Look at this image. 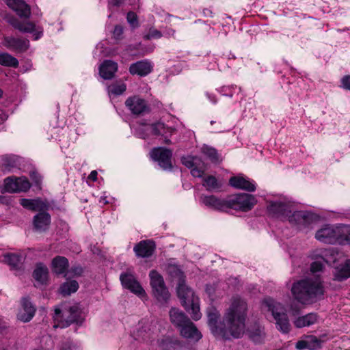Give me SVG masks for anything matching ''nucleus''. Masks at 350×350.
I'll return each instance as SVG.
<instances>
[{
	"instance_id": "52",
	"label": "nucleus",
	"mask_w": 350,
	"mask_h": 350,
	"mask_svg": "<svg viewBox=\"0 0 350 350\" xmlns=\"http://www.w3.org/2000/svg\"><path fill=\"white\" fill-rule=\"evenodd\" d=\"M350 244V228H345V232L344 234L343 241L342 245Z\"/></svg>"
},
{
	"instance_id": "25",
	"label": "nucleus",
	"mask_w": 350,
	"mask_h": 350,
	"mask_svg": "<svg viewBox=\"0 0 350 350\" xmlns=\"http://www.w3.org/2000/svg\"><path fill=\"white\" fill-rule=\"evenodd\" d=\"M51 224V215L46 211H42L33 216V225L36 230L46 231Z\"/></svg>"
},
{
	"instance_id": "58",
	"label": "nucleus",
	"mask_w": 350,
	"mask_h": 350,
	"mask_svg": "<svg viewBox=\"0 0 350 350\" xmlns=\"http://www.w3.org/2000/svg\"><path fill=\"white\" fill-rule=\"evenodd\" d=\"M3 91L0 88V98L3 97Z\"/></svg>"
},
{
	"instance_id": "19",
	"label": "nucleus",
	"mask_w": 350,
	"mask_h": 350,
	"mask_svg": "<svg viewBox=\"0 0 350 350\" xmlns=\"http://www.w3.org/2000/svg\"><path fill=\"white\" fill-rule=\"evenodd\" d=\"M5 4L13 10L20 18H29L31 16L30 6L24 0H4Z\"/></svg>"
},
{
	"instance_id": "2",
	"label": "nucleus",
	"mask_w": 350,
	"mask_h": 350,
	"mask_svg": "<svg viewBox=\"0 0 350 350\" xmlns=\"http://www.w3.org/2000/svg\"><path fill=\"white\" fill-rule=\"evenodd\" d=\"M200 201L206 206L221 212H228L230 209L248 212L257 203V200L254 196L245 193L230 195L224 199L219 198L214 195H202Z\"/></svg>"
},
{
	"instance_id": "5",
	"label": "nucleus",
	"mask_w": 350,
	"mask_h": 350,
	"mask_svg": "<svg viewBox=\"0 0 350 350\" xmlns=\"http://www.w3.org/2000/svg\"><path fill=\"white\" fill-rule=\"evenodd\" d=\"M53 319L57 323L54 327L65 328L69 327L72 324L81 325L84 318L82 316V310L78 305L70 306L62 310L59 308H55V315Z\"/></svg>"
},
{
	"instance_id": "31",
	"label": "nucleus",
	"mask_w": 350,
	"mask_h": 350,
	"mask_svg": "<svg viewBox=\"0 0 350 350\" xmlns=\"http://www.w3.org/2000/svg\"><path fill=\"white\" fill-rule=\"evenodd\" d=\"M8 22L14 29L22 33H33L36 29L33 23L29 21L22 22L15 17L10 18Z\"/></svg>"
},
{
	"instance_id": "46",
	"label": "nucleus",
	"mask_w": 350,
	"mask_h": 350,
	"mask_svg": "<svg viewBox=\"0 0 350 350\" xmlns=\"http://www.w3.org/2000/svg\"><path fill=\"white\" fill-rule=\"evenodd\" d=\"M123 32H124V28L122 25H116L114 27L113 31V38L116 40L122 39Z\"/></svg>"
},
{
	"instance_id": "29",
	"label": "nucleus",
	"mask_w": 350,
	"mask_h": 350,
	"mask_svg": "<svg viewBox=\"0 0 350 350\" xmlns=\"http://www.w3.org/2000/svg\"><path fill=\"white\" fill-rule=\"evenodd\" d=\"M150 127L152 134L155 136H165L167 134H170V136H172L176 131L174 128L170 127L161 121L150 124Z\"/></svg>"
},
{
	"instance_id": "32",
	"label": "nucleus",
	"mask_w": 350,
	"mask_h": 350,
	"mask_svg": "<svg viewBox=\"0 0 350 350\" xmlns=\"http://www.w3.org/2000/svg\"><path fill=\"white\" fill-rule=\"evenodd\" d=\"M49 270L47 267L42 262H38L33 272V278L40 284H46L48 280Z\"/></svg>"
},
{
	"instance_id": "49",
	"label": "nucleus",
	"mask_w": 350,
	"mask_h": 350,
	"mask_svg": "<svg viewBox=\"0 0 350 350\" xmlns=\"http://www.w3.org/2000/svg\"><path fill=\"white\" fill-rule=\"evenodd\" d=\"M323 265L320 261H314L311 263L310 271L312 273H317L323 270Z\"/></svg>"
},
{
	"instance_id": "3",
	"label": "nucleus",
	"mask_w": 350,
	"mask_h": 350,
	"mask_svg": "<svg viewBox=\"0 0 350 350\" xmlns=\"http://www.w3.org/2000/svg\"><path fill=\"white\" fill-rule=\"evenodd\" d=\"M293 297L301 304H312L323 298L324 287L322 283L312 278L300 280L293 284Z\"/></svg>"
},
{
	"instance_id": "20",
	"label": "nucleus",
	"mask_w": 350,
	"mask_h": 350,
	"mask_svg": "<svg viewBox=\"0 0 350 350\" xmlns=\"http://www.w3.org/2000/svg\"><path fill=\"white\" fill-rule=\"evenodd\" d=\"M176 292L181 305L187 310L191 299L194 298V293L192 289L186 285L185 280L177 284Z\"/></svg>"
},
{
	"instance_id": "10",
	"label": "nucleus",
	"mask_w": 350,
	"mask_h": 350,
	"mask_svg": "<svg viewBox=\"0 0 350 350\" xmlns=\"http://www.w3.org/2000/svg\"><path fill=\"white\" fill-rule=\"evenodd\" d=\"M181 162L183 165L191 170V174L193 177L201 178L205 172L206 165L198 157H182Z\"/></svg>"
},
{
	"instance_id": "12",
	"label": "nucleus",
	"mask_w": 350,
	"mask_h": 350,
	"mask_svg": "<svg viewBox=\"0 0 350 350\" xmlns=\"http://www.w3.org/2000/svg\"><path fill=\"white\" fill-rule=\"evenodd\" d=\"M156 243L152 239L142 240L133 247V252L137 258H149L155 252Z\"/></svg>"
},
{
	"instance_id": "23",
	"label": "nucleus",
	"mask_w": 350,
	"mask_h": 350,
	"mask_svg": "<svg viewBox=\"0 0 350 350\" xmlns=\"http://www.w3.org/2000/svg\"><path fill=\"white\" fill-rule=\"evenodd\" d=\"M229 185L235 189L245 190L248 192H254L256 189L254 182L239 176L230 177Z\"/></svg>"
},
{
	"instance_id": "56",
	"label": "nucleus",
	"mask_w": 350,
	"mask_h": 350,
	"mask_svg": "<svg viewBox=\"0 0 350 350\" xmlns=\"http://www.w3.org/2000/svg\"><path fill=\"white\" fill-rule=\"evenodd\" d=\"M33 33L34 40H36L40 38L41 36H42V31H38L36 32H35V31H34Z\"/></svg>"
},
{
	"instance_id": "51",
	"label": "nucleus",
	"mask_w": 350,
	"mask_h": 350,
	"mask_svg": "<svg viewBox=\"0 0 350 350\" xmlns=\"http://www.w3.org/2000/svg\"><path fill=\"white\" fill-rule=\"evenodd\" d=\"M30 178L36 185H40L42 183V176L36 171L30 172Z\"/></svg>"
},
{
	"instance_id": "39",
	"label": "nucleus",
	"mask_w": 350,
	"mask_h": 350,
	"mask_svg": "<svg viewBox=\"0 0 350 350\" xmlns=\"http://www.w3.org/2000/svg\"><path fill=\"white\" fill-rule=\"evenodd\" d=\"M0 65L7 67L18 68V59L8 53H0Z\"/></svg>"
},
{
	"instance_id": "4",
	"label": "nucleus",
	"mask_w": 350,
	"mask_h": 350,
	"mask_svg": "<svg viewBox=\"0 0 350 350\" xmlns=\"http://www.w3.org/2000/svg\"><path fill=\"white\" fill-rule=\"evenodd\" d=\"M262 308L264 310L271 313L279 331L284 334L290 332L291 325L288 317L282 304L271 297H266L262 301Z\"/></svg>"
},
{
	"instance_id": "55",
	"label": "nucleus",
	"mask_w": 350,
	"mask_h": 350,
	"mask_svg": "<svg viewBox=\"0 0 350 350\" xmlns=\"http://www.w3.org/2000/svg\"><path fill=\"white\" fill-rule=\"evenodd\" d=\"M203 14L204 16H212L213 12L212 11L208 8H204L203 10Z\"/></svg>"
},
{
	"instance_id": "38",
	"label": "nucleus",
	"mask_w": 350,
	"mask_h": 350,
	"mask_svg": "<svg viewBox=\"0 0 350 350\" xmlns=\"http://www.w3.org/2000/svg\"><path fill=\"white\" fill-rule=\"evenodd\" d=\"M201 151L212 163H218L221 162V159L215 148L208 145H204Z\"/></svg>"
},
{
	"instance_id": "53",
	"label": "nucleus",
	"mask_w": 350,
	"mask_h": 350,
	"mask_svg": "<svg viewBox=\"0 0 350 350\" xmlns=\"http://www.w3.org/2000/svg\"><path fill=\"white\" fill-rule=\"evenodd\" d=\"M126 0H109V5L119 8L122 5Z\"/></svg>"
},
{
	"instance_id": "40",
	"label": "nucleus",
	"mask_w": 350,
	"mask_h": 350,
	"mask_svg": "<svg viewBox=\"0 0 350 350\" xmlns=\"http://www.w3.org/2000/svg\"><path fill=\"white\" fill-rule=\"evenodd\" d=\"M203 186L206 187L207 191H213L219 189L221 187V184L219 183L217 179L213 175H208L204 178Z\"/></svg>"
},
{
	"instance_id": "30",
	"label": "nucleus",
	"mask_w": 350,
	"mask_h": 350,
	"mask_svg": "<svg viewBox=\"0 0 350 350\" xmlns=\"http://www.w3.org/2000/svg\"><path fill=\"white\" fill-rule=\"evenodd\" d=\"M159 347L161 350H182L183 342L178 339L165 337L158 340Z\"/></svg>"
},
{
	"instance_id": "17",
	"label": "nucleus",
	"mask_w": 350,
	"mask_h": 350,
	"mask_svg": "<svg viewBox=\"0 0 350 350\" xmlns=\"http://www.w3.org/2000/svg\"><path fill=\"white\" fill-rule=\"evenodd\" d=\"M3 44L6 48L18 53H24L29 47V40L13 36H4Z\"/></svg>"
},
{
	"instance_id": "35",
	"label": "nucleus",
	"mask_w": 350,
	"mask_h": 350,
	"mask_svg": "<svg viewBox=\"0 0 350 350\" xmlns=\"http://www.w3.org/2000/svg\"><path fill=\"white\" fill-rule=\"evenodd\" d=\"M350 278V258L347 259L345 262L336 270L334 279L342 282Z\"/></svg>"
},
{
	"instance_id": "50",
	"label": "nucleus",
	"mask_w": 350,
	"mask_h": 350,
	"mask_svg": "<svg viewBox=\"0 0 350 350\" xmlns=\"http://www.w3.org/2000/svg\"><path fill=\"white\" fill-rule=\"evenodd\" d=\"M340 87L345 90H350V75H345L340 80Z\"/></svg>"
},
{
	"instance_id": "22",
	"label": "nucleus",
	"mask_w": 350,
	"mask_h": 350,
	"mask_svg": "<svg viewBox=\"0 0 350 350\" xmlns=\"http://www.w3.org/2000/svg\"><path fill=\"white\" fill-rule=\"evenodd\" d=\"M169 315L171 323L178 331L191 321L189 317L178 308H172L169 312Z\"/></svg>"
},
{
	"instance_id": "18",
	"label": "nucleus",
	"mask_w": 350,
	"mask_h": 350,
	"mask_svg": "<svg viewBox=\"0 0 350 350\" xmlns=\"http://www.w3.org/2000/svg\"><path fill=\"white\" fill-rule=\"evenodd\" d=\"M153 66L148 59L137 61L130 65L129 70L131 75L139 77H146L152 72Z\"/></svg>"
},
{
	"instance_id": "42",
	"label": "nucleus",
	"mask_w": 350,
	"mask_h": 350,
	"mask_svg": "<svg viewBox=\"0 0 350 350\" xmlns=\"http://www.w3.org/2000/svg\"><path fill=\"white\" fill-rule=\"evenodd\" d=\"M126 85L124 83H115L109 86V92L114 95H120L126 91Z\"/></svg>"
},
{
	"instance_id": "37",
	"label": "nucleus",
	"mask_w": 350,
	"mask_h": 350,
	"mask_svg": "<svg viewBox=\"0 0 350 350\" xmlns=\"http://www.w3.org/2000/svg\"><path fill=\"white\" fill-rule=\"evenodd\" d=\"M79 284L76 280L64 282L59 288V292L63 296H68L79 289Z\"/></svg>"
},
{
	"instance_id": "14",
	"label": "nucleus",
	"mask_w": 350,
	"mask_h": 350,
	"mask_svg": "<svg viewBox=\"0 0 350 350\" xmlns=\"http://www.w3.org/2000/svg\"><path fill=\"white\" fill-rule=\"evenodd\" d=\"M36 307L32 304L29 297H23L21 299V308L17 314V319L23 322H29L34 317Z\"/></svg>"
},
{
	"instance_id": "36",
	"label": "nucleus",
	"mask_w": 350,
	"mask_h": 350,
	"mask_svg": "<svg viewBox=\"0 0 350 350\" xmlns=\"http://www.w3.org/2000/svg\"><path fill=\"white\" fill-rule=\"evenodd\" d=\"M4 261L11 267L12 269L19 270L23 265L22 256L16 254L10 253L4 256Z\"/></svg>"
},
{
	"instance_id": "41",
	"label": "nucleus",
	"mask_w": 350,
	"mask_h": 350,
	"mask_svg": "<svg viewBox=\"0 0 350 350\" xmlns=\"http://www.w3.org/2000/svg\"><path fill=\"white\" fill-rule=\"evenodd\" d=\"M189 308L191 310V318L194 321L199 320L202 317V314L200 312V306L198 303L195 302L194 298L193 299H191V301L190 302V304L189 305V306L187 308V311H189Z\"/></svg>"
},
{
	"instance_id": "7",
	"label": "nucleus",
	"mask_w": 350,
	"mask_h": 350,
	"mask_svg": "<svg viewBox=\"0 0 350 350\" xmlns=\"http://www.w3.org/2000/svg\"><path fill=\"white\" fill-rule=\"evenodd\" d=\"M149 277L153 296L159 302L166 304L170 299V294L165 286L163 276L157 271L151 270Z\"/></svg>"
},
{
	"instance_id": "54",
	"label": "nucleus",
	"mask_w": 350,
	"mask_h": 350,
	"mask_svg": "<svg viewBox=\"0 0 350 350\" xmlns=\"http://www.w3.org/2000/svg\"><path fill=\"white\" fill-rule=\"evenodd\" d=\"M97 176L98 173L96 170H93L90 172V175L88 176V178L89 180H92L93 182H95L97 180Z\"/></svg>"
},
{
	"instance_id": "48",
	"label": "nucleus",
	"mask_w": 350,
	"mask_h": 350,
	"mask_svg": "<svg viewBox=\"0 0 350 350\" xmlns=\"http://www.w3.org/2000/svg\"><path fill=\"white\" fill-rule=\"evenodd\" d=\"M295 347L299 350H304L306 349H312L314 346H310L308 342L306 340H299L296 345Z\"/></svg>"
},
{
	"instance_id": "13",
	"label": "nucleus",
	"mask_w": 350,
	"mask_h": 350,
	"mask_svg": "<svg viewBox=\"0 0 350 350\" xmlns=\"http://www.w3.org/2000/svg\"><path fill=\"white\" fill-rule=\"evenodd\" d=\"M125 105L134 115H142L150 111L146 100L138 96L129 97L125 101Z\"/></svg>"
},
{
	"instance_id": "6",
	"label": "nucleus",
	"mask_w": 350,
	"mask_h": 350,
	"mask_svg": "<svg viewBox=\"0 0 350 350\" xmlns=\"http://www.w3.org/2000/svg\"><path fill=\"white\" fill-rule=\"evenodd\" d=\"M346 226L334 227L326 224L317 230L315 238L325 243L328 244H342L344 234Z\"/></svg>"
},
{
	"instance_id": "34",
	"label": "nucleus",
	"mask_w": 350,
	"mask_h": 350,
	"mask_svg": "<svg viewBox=\"0 0 350 350\" xmlns=\"http://www.w3.org/2000/svg\"><path fill=\"white\" fill-rule=\"evenodd\" d=\"M166 271L172 280L177 281V284L185 280V275L179 266L174 264H169L166 267Z\"/></svg>"
},
{
	"instance_id": "57",
	"label": "nucleus",
	"mask_w": 350,
	"mask_h": 350,
	"mask_svg": "<svg viewBox=\"0 0 350 350\" xmlns=\"http://www.w3.org/2000/svg\"><path fill=\"white\" fill-rule=\"evenodd\" d=\"M163 137L165 138L164 143L165 144H172V142L170 139V137H171V136H170V134H167V135H165V136H163Z\"/></svg>"
},
{
	"instance_id": "21",
	"label": "nucleus",
	"mask_w": 350,
	"mask_h": 350,
	"mask_svg": "<svg viewBox=\"0 0 350 350\" xmlns=\"http://www.w3.org/2000/svg\"><path fill=\"white\" fill-rule=\"evenodd\" d=\"M178 332L183 338L189 341L197 342L202 338V333L191 321H189Z\"/></svg>"
},
{
	"instance_id": "45",
	"label": "nucleus",
	"mask_w": 350,
	"mask_h": 350,
	"mask_svg": "<svg viewBox=\"0 0 350 350\" xmlns=\"http://www.w3.org/2000/svg\"><path fill=\"white\" fill-rule=\"evenodd\" d=\"M161 37V32L154 28H150L148 31V33L144 36V38L146 40H150L152 38H160Z\"/></svg>"
},
{
	"instance_id": "28",
	"label": "nucleus",
	"mask_w": 350,
	"mask_h": 350,
	"mask_svg": "<svg viewBox=\"0 0 350 350\" xmlns=\"http://www.w3.org/2000/svg\"><path fill=\"white\" fill-rule=\"evenodd\" d=\"M69 267V262L67 258L62 256H57L51 261V267L54 273L67 276V271Z\"/></svg>"
},
{
	"instance_id": "24",
	"label": "nucleus",
	"mask_w": 350,
	"mask_h": 350,
	"mask_svg": "<svg viewBox=\"0 0 350 350\" xmlns=\"http://www.w3.org/2000/svg\"><path fill=\"white\" fill-rule=\"evenodd\" d=\"M20 204L26 209L38 212L46 211L49 207V203L42 200L40 198H22L20 200Z\"/></svg>"
},
{
	"instance_id": "44",
	"label": "nucleus",
	"mask_w": 350,
	"mask_h": 350,
	"mask_svg": "<svg viewBox=\"0 0 350 350\" xmlns=\"http://www.w3.org/2000/svg\"><path fill=\"white\" fill-rule=\"evenodd\" d=\"M83 273V268L78 265L72 266L69 270L67 271V275L70 277H79L82 275Z\"/></svg>"
},
{
	"instance_id": "26",
	"label": "nucleus",
	"mask_w": 350,
	"mask_h": 350,
	"mask_svg": "<svg viewBox=\"0 0 350 350\" xmlns=\"http://www.w3.org/2000/svg\"><path fill=\"white\" fill-rule=\"evenodd\" d=\"M118 64L112 60L106 59L99 66V74L105 80H110L118 70Z\"/></svg>"
},
{
	"instance_id": "16",
	"label": "nucleus",
	"mask_w": 350,
	"mask_h": 350,
	"mask_svg": "<svg viewBox=\"0 0 350 350\" xmlns=\"http://www.w3.org/2000/svg\"><path fill=\"white\" fill-rule=\"evenodd\" d=\"M267 211L270 215L274 217H288L292 212L291 205L288 203L274 201L271 202L267 206Z\"/></svg>"
},
{
	"instance_id": "27",
	"label": "nucleus",
	"mask_w": 350,
	"mask_h": 350,
	"mask_svg": "<svg viewBox=\"0 0 350 350\" xmlns=\"http://www.w3.org/2000/svg\"><path fill=\"white\" fill-rule=\"evenodd\" d=\"M247 335L255 344H262L265 342L266 334L263 326L255 323L247 329Z\"/></svg>"
},
{
	"instance_id": "8",
	"label": "nucleus",
	"mask_w": 350,
	"mask_h": 350,
	"mask_svg": "<svg viewBox=\"0 0 350 350\" xmlns=\"http://www.w3.org/2000/svg\"><path fill=\"white\" fill-rule=\"evenodd\" d=\"M150 157L154 161L157 162L163 170H172V151L170 149L164 147L153 148L150 152Z\"/></svg>"
},
{
	"instance_id": "33",
	"label": "nucleus",
	"mask_w": 350,
	"mask_h": 350,
	"mask_svg": "<svg viewBox=\"0 0 350 350\" xmlns=\"http://www.w3.org/2000/svg\"><path fill=\"white\" fill-rule=\"evenodd\" d=\"M318 321V315L316 313H308L297 318L293 323L297 328L309 327Z\"/></svg>"
},
{
	"instance_id": "43",
	"label": "nucleus",
	"mask_w": 350,
	"mask_h": 350,
	"mask_svg": "<svg viewBox=\"0 0 350 350\" xmlns=\"http://www.w3.org/2000/svg\"><path fill=\"white\" fill-rule=\"evenodd\" d=\"M126 20L130 26L133 29L137 28L139 26L138 17L136 13L133 11H129L127 13Z\"/></svg>"
},
{
	"instance_id": "11",
	"label": "nucleus",
	"mask_w": 350,
	"mask_h": 350,
	"mask_svg": "<svg viewBox=\"0 0 350 350\" xmlns=\"http://www.w3.org/2000/svg\"><path fill=\"white\" fill-rule=\"evenodd\" d=\"M288 219L292 225H295L299 228H305L316 219V216L309 211H297L290 214Z\"/></svg>"
},
{
	"instance_id": "47",
	"label": "nucleus",
	"mask_w": 350,
	"mask_h": 350,
	"mask_svg": "<svg viewBox=\"0 0 350 350\" xmlns=\"http://www.w3.org/2000/svg\"><path fill=\"white\" fill-rule=\"evenodd\" d=\"M310 346H314L312 349H315L321 347V340L314 336H310L307 340Z\"/></svg>"
},
{
	"instance_id": "59",
	"label": "nucleus",
	"mask_w": 350,
	"mask_h": 350,
	"mask_svg": "<svg viewBox=\"0 0 350 350\" xmlns=\"http://www.w3.org/2000/svg\"><path fill=\"white\" fill-rule=\"evenodd\" d=\"M141 124L142 125H147V124L146 122H142Z\"/></svg>"
},
{
	"instance_id": "1",
	"label": "nucleus",
	"mask_w": 350,
	"mask_h": 350,
	"mask_svg": "<svg viewBox=\"0 0 350 350\" xmlns=\"http://www.w3.org/2000/svg\"><path fill=\"white\" fill-rule=\"evenodd\" d=\"M247 312L246 301L239 296L232 298L231 304L226 310L221 321L220 313L216 308H208V325L211 333L224 340L241 338L245 332Z\"/></svg>"
},
{
	"instance_id": "9",
	"label": "nucleus",
	"mask_w": 350,
	"mask_h": 350,
	"mask_svg": "<svg viewBox=\"0 0 350 350\" xmlns=\"http://www.w3.org/2000/svg\"><path fill=\"white\" fill-rule=\"evenodd\" d=\"M5 189L10 193L26 192L31 184L26 177L10 176L4 180Z\"/></svg>"
},
{
	"instance_id": "15",
	"label": "nucleus",
	"mask_w": 350,
	"mask_h": 350,
	"mask_svg": "<svg viewBox=\"0 0 350 350\" xmlns=\"http://www.w3.org/2000/svg\"><path fill=\"white\" fill-rule=\"evenodd\" d=\"M120 280L124 288L129 289L131 292L141 297L146 295L145 291L133 275L123 273L120 275Z\"/></svg>"
}]
</instances>
